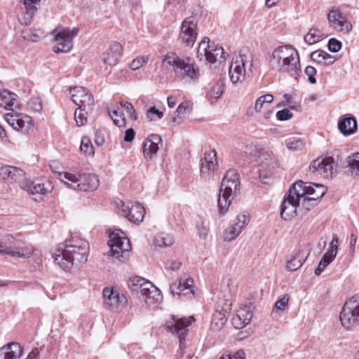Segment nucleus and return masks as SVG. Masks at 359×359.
<instances>
[{"label":"nucleus","mask_w":359,"mask_h":359,"mask_svg":"<svg viewBox=\"0 0 359 359\" xmlns=\"http://www.w3.org/2000/svg\"><path fill=\"white\" fill-rule=\"evenodd\" d=\"M88 243L83 239H72L62 244L53 254L55 263L62 269L68 271L73 266H79L87 261Z\"/></svg>","instance_id":"f257e3e1"},{"label":"nucleus","mask_w":359,"mask_h":359,"mask_svg":"<svg viewBox=\"0 0 359 359\" xmlns=\"http://www.w3.org/2000/svg\"><path fill=\"white\" fill-rule=\"evenodd\" d=\"M165 67H170L176 79L186 82H194L200 78L199 68L193 58L180 57L175 53L166 54L163 59Z\"/></svg>","instance_id":"f03ea898"},{"label":"nucleus","mask_w":359,"mask_h":359,"mask_svg":"<svg viewBox=\"0 0 359 359\" xmlns=\"http://www.w3.org/2000/svg\"><path fill=\"white\" fill-rule=\"evenodd\" d=\"M271 67L278 72L297 75L300 72V60L298 51L290 45L276 48L269 61Z\"/></svg>","instance_id":"7ed1b4c3"},{"label":"nucleus","mask_w":359,"mask_h":359,"mask_svg":"<svg viewBox=\"0 0 359 359\" xmlns=\"http://www.w3.org/2000/svg\"><path fill=\"white\" fill-rule=\"evenodd\" d=\"M240 182L238 173L229 170L223 177L220 191L218 196V208L220 215H224L231 204L233 192L239 189Z\"/></svg>","instance_id":"20e7f679"},{"label":"nucleus","mask_w":359,"mask_h":359,"mask_svg":"<svg viewBox=\"0 0 359 359\" xmlns=\"http://www.w3.org/2000/svg\"><path fill=\"white\" fill-rule=\"evenodd\" d=\"M253 67V57L248 50H243L236 56L229 69L230 81L233 84L243 82L245 76L252 72Z\"/></svg>","instance_id":"39448f33"},{"label":"nucleus","mask_w":359,"mask_h":359,"mask_svg":"<svg viewBox=\"0 0 359 359\" xmlns=\"http://www.w3.org/2000/svg\"><path fill=\"white\" fill-rule=\"evenodd\" d=\"M61 180L69 188L79 191H93L99 187L98 177L92 173L64 172Z\"/></svg>","instance_id":"423d86ee"},{"label":"nucleus","mask_w":359,"mask_h":359,"mask_svg":"<svg viewBox=\"0 0 359 359\" xmlns=\"http://www.w3.org/2000/svg\"><path fill=\"white\" fill-rule=\"evenodd\" d=\"M128 285L131 290L144 297V301L148 304L153 303L161 298V291L150 281L142 277H131Z\"/></svg>","instance_id":"0eeeda50"},{"label":"nucleus","mask_w":359,"mask_h":359,"mask_svg":"<svg viewBox=\"0 0 359 359\" xmlns=\"http://www.w3.org/2000/svg\"><path fill=\"white\" fill-rule=\"evenodd\" d=\"M339 318L342 326L346 329L359 324V296H353L344 303Z\"/></svg>","instance_id":"6e6552de"},{"label":"nucleus","mask_w":359,"mask_h":359,"mask_svg":"<svg viewBox=\"0 0 359 359\" xmlns=\"http://www.w3.org/2000/svg\"><path fill=\"white\" fill-rule=\"evenodd\" d=\"M224 53L222 46H216L214 43L210 44L209 38L205 37L198 45L197 57L200 60L205 59L208 62L213 64L217 61L224 60Z\"/></svg>","instance_id":"1a4fd4ad"},{"label":"nucleus","mask_w":359,"mask_h":359,"mask_svg":"<svg viewBox=\"0 0 359 359\" xmlns=\"http://www.w3.org/2000/svg\"><path fill=\"white\" fill-rule=\"evenodd\" d=\"M78 29L69 28L55 29L52 34L54 36V51L55 53H67L73 47V39L76 36Z\"/></svg>","instance_id":"9d476101"},{"label":"nucleus","mask_w":359,"mask_h":359,"mask_svg":"<svg viewBox=\"0 0 359 359\" xmlns=\"http://www.w3.org/2000/svg\"><path fill=\"white\" fill-rule=\"evenodd\" d=\"M108 245L110 248L109 255L116 259L122 257L123 254L129 252L131 248L128 238L125 236L124 232L120 230L109 234Z\"/></svg>","instance_id":"9b49d317"},{"label":"nucleus","mask_w":359,"mask_h":359,"mask_svg":"<svg viewBox=\"0 0 359 359\" xmlns=\"http://www.w3.org/2000/svg\"><path fill=\"white\" fill-rule=\"evenodd\" d=\"M103 293L104 306L114 312L122 311L127 306L126 297L112 288L105 287Z\"/></svg>","instance_id":"f8f14e48"},{"label":"nucleus","mask_w":359,"mask_h":359,"mask_svg":"<svg viewBox=\"0 0 359 359\" xmlns=\"http://www.w3.org/2000/svg\"><path fill=\"white\" fill-rule=\"evenodd\" d=\"M20 187L28 194L42 195L50 192L53 189L51 182L45 177L25 180L20 183Z\"/></svg>","instance_id":"ddd939ff"},{"label":"nucleus","mask_w":359,"mask_h":359,"mask_svg":"<svg viewBox=\"0 0 359 359\" xmlns=\"http://www.w3.org/2000/svg\"><path fill=\"white\" fill-rule=\"evenodd\" d=\"M301 199L296 197L292 187L285 195L280 206V217L285 220L291 219L294 217L297 213V208L300 205Z\"/></svg>","instance_id":"4468645a"},{"label":"nucleus","mask_w":359,"mask_h":359,"mask_svg":"<svg viewBox=\"0 0 359 359\" xmlns=\"http://www.w3.org/2000/svg\"><path fill=\"white\" fill-rule=\"evenodd\" d=\"M337 163L332 156L318 158L312 161L309 166L311 171L317 172L324 178L332 177L334 174V168Z\"/></svg>","instance_id":"2eb2a0df"},{"label":"nucleus","mask_w":359,"mask_h":359,"mask_svg":"<svg viewBox=\"0 0 359 359\" xmlns=\"http://www.w3.org/2000/svg\"><path fill=\"white\" fill-rule=\"evenodd\" d=\"M69 95L72 101L84 110H91L94 105V99L89 91L80 86H76L69 89Z\"/></svg>","instance_id":"dca6fc26"},{"label":"nucleus","mask_w":359,"mask_h":359,"mask_svg":"<svg viewBox=\"0 0 359 359\" xmlns=\"http://www.w3.org/2000/svg\"><path fill=\"white\" fill-rule=\"evenodd\" d=\"M197 23L194 18H186L182 23L179 36L180 41L187 46H193L197 37Z\"/></svg>","instance_id":"f3484780"},{"label":"nucleus","mask_w":359,"mask_h":359,"mask_svg":"<svg viewBox=\"0 0 359 359\" xmlns=\"http://www.w3.org/2000/svg\"><path fill=\"white\" fill-rule=\"evenodd\" d=\"M193 317L177 318L172 316L170 320L166 323V327L168 331L177 334L180 340V346L182 347L184 335L187 334V327L192 323Z\"/></svg>","instance_id":"a211bd4d"},{"label":"nucleus","mask_w":359,"mask_h":359,"mask_svg":"<svg viewBox=\"0 0 359 359\" xmlns=\"http://www.w3.org/2000/svg\"><path fill=\"white\" fill-rule=\"evenodd\" d=\"M5 119L14 130L23 133H27L33 127L32 118L27 115L8 113Z\"/></svg>","instance_id":"6ab92c4d"},{"label":"nucleus","mask_w":359,"mask_h":359,"mask_svg":"<svg viewBox=\"0 0 359 359\" xmlns=\"http://www.w3.org/2000/svg\"><path fill=\"white\" fill-rule=\"evenodd\" d=\"M124 216L132 222H140L144 216V208L140 203L132 201L121 202Z\"/></svg>","instance_id":"aec40b11"},{"label":"nucleus","mask_w":359,"mask_h":359,"mask_svg":"<svg viewBox=\"0 0 359 359\" xmlns=\"http://www.w3.org/2000/svg\"><path fill=\"white\" fill-rule=\"evenodd\" d=\"M248 217L246 215H238L233 220V224L225 229L224 241H231L234 240L248 224Z\"/></svg>","instance_id":"412c9836"},{"label":"nucleus","mask_w":359,"mask_h":359,"mask_svg":"<svg viewBox=\"0 0 359 359\" xmlns=\"http://www.w3.org/2000/svg\"><path fill=\"white\" fill-rule=\"evenodd\" d=\"M330 25L339 32H348L351 30V24L346 18L337 9H332L327 14Z\"/></svg>","instance_id":"4be33fe9"},{"label":"nucleus","mask_w":359,"mask_h":359,"mask_svg":"<svg viewBox=\"0 0 359 359\" xmlns=\"http://www.w3.org/2000/svg\"><path fill=\"white\" fill-rule=\"evenodd\" d=\"M194 280L191 278H181L178 283H172L170 290L172 294L184 297L187 299L194 296L193 289Z\"/></svg>","instance_id":"5701e85b"},{"label":"nucleus","mask_w":359,"mask_h":359,"mask_svg":"<svg viewBox=\"0 0 359 359\" xmlns=\"http://www.w3.org/2000/svg\"><path fill=\"white\" fill-rule=\"evenodd\" d=\"M252 318V312L250 306L240 307L232 318V325L236 329H241L249 324Z\"/></svg>","instance_id":"b1692460"},{"label":"nucleus","mask_w":359,"mask_h":359,"mask_svg":"<svg viewBox=\"0 0 359 359\" xmlns=\"http://www.w3.org/2000/svg\"><path fill=\"white\" fill-rule=\"evenodd\" d=\"M303 250L299 249L289 255L286 258V269L289 271L298 270L306 259Z\"/></svg>","instance_id":"393cba45"},{"label":"nucleus","mask_w":359,"mask_h":359,"mask_svg":"<svg viewBox=\"0 0 359 359\" xmlns=\"http://www.w3.org/2000/svg\"><path fill=\"white\" fill-rule=\"evenodd\" d=\"M22 352L23 348L20 344L11 342L0 348V357H4V359H19Z\"/></svg>","instance_id":"a878e982"},{"label":"nucleus","mask_w":359,"mask_h":359,"mask_svg":"<svg viewBox=\"0 0 359 359\" xmlns=\"http://www.w3.org/2000/svg\"><path fill=\"white\" fill-rule=\"evenodd\" d=\"M122 46L119 43L113 42L109 49L103 55V61L111 66L116 65L121 57Z\"/></svg>","instance_id":"bb28decb"},{"label":"nucleus","mask_w":359,"mask_h":359,"mask_svg":"<svg viewBox=\"0 0 359 359\" xmlns=\"http://www.w3.org/2000/svg\"><path fill=\"white\" fill-rule=\"evenodd\" d=\"M315 185L318 184L299 181L293 184L292 189L294 191L296 197H299V198L302 199V198L312 196L313 195V192L316 189Z\"/></svg>","instance_id":"cd10ccee"},{"label":"nucleus","mask_w":359,"mask_h":359,"mask_svg":"<svg viewBox=\"0 0 359 359\" xmlns=\"http://www.w3.org/2000/svg\"><path fill=\"white\" fill-rule=\"evenodd\" d=\"M24 175V171L17 167L5 165L0 168V177L6 180L18 182Z\"/></svg>","instance_id":"c85d7f7f"},{"label":"nucleus","mask_w":359,"mask_h":359,"mask_svg":"<svg viewBox=\"0 0 359 359\" xmlns=\"http://www.w3.org/2000/svg\"><path fill=\"white\" fill-rule=\"evenodd\" d=\"M217 153L212 150L205 154L204 158L201 159V172L202 175L208 174L209 172L214 170L217 165Z\"/></svg>","instance_id":"c756f323"},{"label":"nucleus","mask_w":359,"mask_h":359,"mask_svg":"<svg viewBox=\"0 0 359 359\" xmlns=\"http://www.w3.org/2000/svg\"><path fill=\"white\" fill-rule=\"evenodd\" d=\"M338 127L345 135L353 133L357 129V123L354 117H345L339 121Z\"/></svg>","instance_id":"7c9ffc66"},{"label":"nucleus","mask_w":359,"mask_h":359,"mask_svg":"<svg viewBox=\"0 0 359 359\" xmlns=\"http://www.w3.org/2000/svg\"><path fill=\"white\" fill-rule=\"evenodd\" d=\"M227 321L226 313L224 311H216L212 317L210 328L219 331L223 328Z\"/></svg>","instance_id":"2f4dec72"},{"label":"nucleus","mask_w":359,"mask_h":359,"mask_svg":"<svg viewBox=\"0 0 359 359\" xmlns=\"http://www.w3.org/2000/svg\"><path fill=\"white\" fill-rule=\"evenodd\" d=\"M311 58L313 62L325 65L334 63V59L329 53L323 50H316L311 54Z\"/></svg>","instance_id":"473e14b6"},{"label":"nucleus","mask_w":359,"mask_h":359,"mask_svg":"<svg viewBox=\"0 0 359 359\" xmlns=\"http://www.w3.org/2000/svg\"><path fill=\"white\" fill-rule=\"evenodd\" d=\"M15 248V239L12 236L7 235L0 240V254L12 255Z\"/></svg>","instance_id":"72a5a7b5"},{"label":"nucleus","mask_w":359,"mask_h":359,"mask_svg":"<svg viewBox=\"0 0 359 359\" xmlns=\"http://www.w3.org/2000/svg\"><path fill=\"white\" fill-rule=\"evenodd\" d=\"M15 100V95L7 90H0V107L11 109Z\"/></svg>","instance_id":"f704fd0d"},{"label":"nucleus","mask_w":359,"mask_h":359,"mask_svg":"<svg viewBox=\"0 0 359 359\" xmlns=\"http://www.w3.org/2000/svg\"><path fill=\"white\" fill-rule=\"evenodd\" d=\"M196 225L199 237L201 238L205 239L209 231L208 222L205 220L204 217L198 215L197 217Z\"/></svg>","instance_id":"c9c22d12"},{"label":"nucleus","mask_w":359,"mask_h":359,"mask_svg":"<svg viewBox=\"0 0 359 359\" xmlns=\"http://www.w3.org/2000/svg\"><path fill=\"white\" fill-rule=\"evenodd\" d=\"M34 248L32 245L18 247L15 245L12 257L27 259L31 257L34 252Z\"/></svg>","instance_id":"e433bc0d"},{"label":"nucleus","mask_w":359,"mask_h":359,"mask_svg":"<svg viewBox=\"0 0 359 359\" xmlns=\"http://www.w3.org/2000/svg\"><path fill=\"white\" fill-rule=\"evenodd\" d=\"M323 39V35L320 30L312 28L309 30L306 36H304V41L309 45L314 44Z\"/></svg>","instance_id":"4c0bfd02"},{"label":"nucleus","mask_w":359,"mask_h":359,"mask_svg":"<svg viewBox=\"0 0 359 359\" xmlns=\"http://www.w3.org/2000/svg\"><path fill=\"white\" fill-rule=\"evenodd\" d=\"M304 145V141L299 137H293L286 140L287 148L290 151L302 150Z\"/></svg>","instance_id":"58836bf2"},{"label":"nucleus","mask_w":359,"mask_h":359,"mask_svg":"<svg viewBox=\"0 0 359 359\" xmlns=\"http://www.w3.org/2000/svg\"><path fill=\"white\" fill-rule=\"evenodd\" d=\"M108 113L116 126L118 127L126 126V118L124 117V114L122 111L120 112L118 109H113L111 111L108 108Z\"/></svg>","instance_id":"ea45409f"},{"label":"nucleus","mask_w":359,"mask_h":359,"mask_svg":"<svg viewBox=\"0 0 359 359\" xmlns=\"http://www.w3.org/2000/svg\"><path fill=\"white\" fill-rule=\"evenodd\" d=\"M152 142L145 140L142 143V151L144 157L151 158L159 149L158 146H154Z\"/></svg>","instance_id":"a19ab883"},{"label":"nucleus","mask_w":359,"mask_h":359,"mask_svg":"<svg viewBox=\"0 0 359 359\" xmlns=\"http://www.w3.org/2000/svg\"><path fill=\"white\" fill-rule=\"evenodd\" d=\"M90 110H84L83 108L79 107L75 110L74 118L78 126H83L87 121V114Z\"/></svg>","instance_id":"79ce46f5"},{"label":"nucleus","mask_w":359,"mask_h":359,"mask_svg":"<svg viewBox=\"0 0 359 359\" xmlns=\"http://www.w3.org/2000/svg\"><path fill=\"white\" fill-rule=\"evenodd\" d=\"M80 149L87 155H93L94 154L93 146L90 140L88 137H83L81 141Z\"/></svg>","instance_id":"37998d69"},{"label":"nucleus","mask_w":359,"mask_h":359,"mask_svg":"<svg viewBox=\"0 0 359 359\" xmlns=\"http://www.w3.org/2000/svg\"><path fill=\"white\" fill-rule=\"evenodd\" d=\"M223 90L222 85L217 83L214 84L211 89L208 91L207 96L210 99L217 100L222 95Z\"/></svg>","instance_id":"c03bdc74"},{"label":"nucleus","mask_w":359,"mask_h":359,"mask_svg":"<svg viewBox=\"0 0 359 359\" xmlns=\"http://www.w3.org/2000/svg\"><path fill=\"white\" fill-rule=\"evenodd\" d=\"M191 110V104L189 102H182L175 111L176 115L179 118L184 117L187 114H189Z\"/></svg>","instance_id":"a18cd8bd"},{"label":"nucleus","mask_w":359,"mask_h":359,"mask_svg":"<svg viewBox=\"0 0 359 359\" xmlns=\"http://www.w3.org/2000/svg\"><path fill=\"white\" fill-rule=\"evenodd\" d=\"M149 60V56L143 55L140 56L134 59L130 64V68L132 70H137L142 67L144 65L147 63Z\"/></svg>","instance_id":"49530a36"},{"label":"nucleus","mask_w":359,"mask_h":359,"mask_svg":"<svg viewBox=\"0 0 359 359\" xmlns=\"http://www.w3.org/2000/svg\"><path fill=\"white\" fill-rule=\"evenodd\" d=\"M316 189L313 191V195L312 196H308L309 201H313L314 202H316L317 200L321 198L326 193L327 188L322 185H315Z\"/></svg>","instance_id":"de8ad7c7"},{"label":"nucleus","mask_w":359,"mask_h":359,"mask_svg":"<svg viewBox=\"0 0 359 359\" xmlns=\"http://www.w3.org/2000/svg\"><path fill=\"white\" fill-rule=\"evenodd\" d=\"M120 105L121 106V107L123 108L125 111L128 114V115L132 120L137 119V114L135 112L134 107L130 102H121Z\"/></svg>","instance_id":"09e8293b"},{"label":"nucleus","mask_w":359,"mask_h":359,"mask_svg":"<svg viewBox=\"0 0 359 359\" xmlns=\"http://www.w3.org/2000/svg\"><path fill=\"white\" fill-rule=\"evenodd\" d=\"M349 166L352 172L359 177V152L355 153L352 155Z\"/></svg>","instance_id":"8fccbe9b"},{"label":"nucleus","mask_w":359,"mask_h":359,"mask_svg":"<svg viewBox=\"0 0 359 359\" xmlns=\"http://www.w3.org/2000/svg\"><path fill=\"white\" fill-rule=\"evenodd\" d=\"M155 243L159 247L170 246L173 243L172 238L166 235L165 236H160L155 239Z\"/></svg>","instance_id":"3c124183"},{"label":"nucleus","mask_w":359,"mask_h":359,"mask_svg":"<svg viewBox=\"0 0 359 359\" xmlns=\"http://www.w3.org/2000/svg\"><path fill=\"white\" fill-rule=\"evenodd\" d=\"M182 262L179 259H168L165 262V270L177 271L180 269Z\"/></svg>","instance_id":"603ef678"},{"label":"nucleus","mask_w":359,"mask_h":359,"mask_svg":"<svg viewBox=\"0 0 359 359\" xmlns=\"http://www.w3.org/2000/svg\"><path fill=\"white\" fill-rule=\"evenodd\" d=\"M245 354L243 350L224 354L220 359H245Z\"/></svg>","instance_id":"864d4df0"},{"label":"nucleus","mask_w":359,"mask_h":359,"mask_svg":"<svg viewBox=\"0 0 359 359\" xmlns=\"http://www.w3.org/2000/svg\"><path fill=\"white\" fill-rule=\"evenodd\" d=\"M305 74L308 76L309 81L314 84L316 83L315 75L316 74V69L312 66H307L305 69Z\"/></svg>","instance_id":"5fc2aeb1"},{"label":"nucleus","mask_w":359,"mask_h":359,"mask_svg":"<svg viewBox=\"0 0 359 359\" xmlns=\"http://www.w3.org/2000/svg\"><path fill=\"white\" fill-rule=\"evenodd\" d=\"M341 48V43L336 39H330L328 41V49L333 53L338 52Z\"/></svg>","instance_id":"6e6d98bb"},{"label":"nucleus","mask_w":359,"mask_h":359,"mask_svg":"<svg viewBox=\"0 0 359 359\" xmlns=\"http://www.w3.org/2000/svg\"><path fill=\"white\" fill-rule=\"evenodd\" d=\"M292 116V114L287 109L277 111L276 117L279 121H287Z\"/></svg>","instance_id":"4d7b16f0"},{"label":"nucleus","mask_w":359,"mask_h":359,"mask_svg":"<svg viewBox=\"0 0 359 359\" xmlns=\"http://www.w3.org/2000/svg\"><path fill=\"white\" fill-rule=\"evenodd\" d=\"M147 116L148 119L152 121L154 116H156L158 118L161 119L163 116V114L162 111L158 110L155 107H151L148 109Z\"/></svg>","instance_id":"13d9d810"},{"label":"nucleus","mask_w":359,"mask_h":359,"mask_svg":"<svg viewBox=\"0 0 359 359\" xmlns=\"http://www.w3.org/2000/svg\"><path fill=\"white\" fill-rule=\"evenodd\" d=\"M272 178V172L271 171L266 172L263 169L259 171V179L260 181L265 184H268L271 182Z\"/></svg>","instance_id":"bf43d9fd"},{"label":"nucleus","mask_w":359,"mask_h":359,"mask_svg":"<svg viewBox=\"0 0 359 359\" xmlns=\"http://www.w3.org/2000/svg\"><path fill=\"white\" fill-rule=\"evenodd\" d=\"M289 298L287 296H284L281 299H278L274 306L275 309L277 311H283L285 306L288 304Z\"/></svg>","instance_id":"052dcab7"},{"label":"nucleus","mask_w":359,"mask_h":359,"mask_svg":"<svg viewBox=\"0 0 359 359\" xmlns=\"http://www.w3.org/2000/svg\"><path fill=\"white\" fill-rule=\"evenodd\" d=\"M331 263L330 260L325 259V257H322L320 261L318 267L315 270V274L316 276H319L322 271L325 269V268L328 266Z\"/></svg>","instance_id":"680f3d73"},{"label":"nucleus","mask_w":359,"mask_h":359,"mask_svg":"<svg viewBox=\"0 0 359 359\" xmlns=\"http://www.w3.org/2000/svg\"><path fill=\"white\" fill-rule=\"evenodd\" d=\"M24 38L32 41H37L43 38V34L25 32Z\"/></svg>","instance_id":"e2e57ef3"},{"label":"nucleus","mask_w":359,"mask_h":359,"mask_svg":"<svg viewBox=\"0 0 359 359\" xmlns=\"http://www.w3.org/2000/svg\"><path fill=\"white\" fill-rule=\"evenodd\" d=\"M300 204H302V207L304 209H306V210H309L311 208V207H313L316 204V202L313 201H309V197L306 196L302 198Z\"/></svg>","instance_id":"0e129e2a"},{"label":"nucleus","mask_w":359,"mask_h":359,"mask_svg":"<svg viewBox=\"0 0 359 359\" xmlns=\"http://www.w3.org/2000/svg\"><path fill=\"white\" fill-rule=\"evenodd\" d=\"M337 253V250L336 249L329 248L323 257H325V259H328V260H330L332 262L335 258Z\"/></svg>","instance_id":"69168bd1"},{"label":"nucleus","mask_w":359,"mask_h":359,"mask_svg":"<svg viewBox=\"0 0 359 359\" xmlns=\"http://www.w3.org/2000/svg\"><path fill=\"white\" fill-rule=\"evenodd\" d=\"M147 141H149L150 142H152L153 145L154 146H158V144H162V140L161 137L156 134H152L149 136V137L146 139Z\"/></svg>","instance_id":"338daca9"},{"label":"nucleus","mask_w":359,"mask_h":359,"mask_svg":"<svg viewBox=\"0 0 359 359\" xmlns=\"http://www.w3.org/2000/svg\"><path fill=\"white\" fill-rule=\"evenodd\" d=\"M267 104L264 102L263 99L262 98V97L260 96L259 98L257 99V100L255 101V110L256 111V112H260L262 109L265 107V106Z\"/></svg>","instance_id":"774afa93"}]
</instances>
